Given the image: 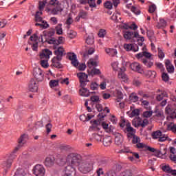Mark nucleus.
Returning a JSON list of instances; mask_svg holds the SVG:
<instances>
[{"label": "nucleus", "mask_w": 176, "mask_h": 176, "mask_svg": "<svg viewBox=\"0 0 176 176\" xmlns=\"http://www.w3.org/2000/svg\"><path fill=\"white\" fill-rule=\"evenodd\" d=\"M67 57L69 60L72 61V64L74 67H78L79 65V62L78 61L76 54H75V53H67Z\"/></svg>", "instance_id": "15"}, {"label": "nucleus", "mask_w": 176, "mask_h": 176, "mask_svg": "<svg viewBox=\"0 0 176 176\" xmlns=\"http://www.w3.org/2000/svg\"><path fill=\"white\" fill-rule=\"evenodd\" d=\"M119 79H121L122 82H127L129 80V78L127 77V75L123 72H118V75Z\"/></svg>", "instance_id": "27"}, {"label": "nucleus", "mask_w": 176, "mask_h": 176, "mask_svg": "<svg viewBox=\"0 0 176 176\" xmlns=\"http://www.w3.org/2000/svg\"><path fill=\"white\" fill-rule=\"evenodd\" d=\"M153 153L156 157H159V156H162L167 153V148H164V153H162L161 150H157L155 148Z\"/></svg>", "instance_id": "28"}, {"label": "nucleus", "mask_w": 176, "mask_h": 176, "mask_svg": "<svg viewBox=\"0 0 176 176\" xmlns=\"http://www.w3.org/2000/svg\"><path fill=\"white\" fill-rule=\"evenodd\" d=\"M53 54L51 50L49 49H44L40 52V60H49L50 58V56Z\"/></svg>", "instance_id": "11"}, {"label": "nucleus", "mask_w": 176, "mask_h": 176, "mask_svg": "<svg viewBox=\"0 0 176 176\" xmlns=\"http://www.w3.org/2000/svg\"><path fill=\"white\" fill-rule=\"evenodd\" d=\"M104 6L106 9L111 10L113 8L112 2H111L110 1H107L104 3Z\"/></svg>", "instance_id": "51"}, {"label": "nucleus", "mask_w": 176, "mask_h": 176, "mask_svg": "<svg viewBox=\"0 0 176 176\" xmlns=\"http://www.w3.org/2000/svg\"><path fill=\"white\" fill-rule=\"evenodd\" d=\"M129 98L131 101H133V102H137V101L140 100V98L138 97V96H137V94H134V93H132L130 95Z\"/></svg>", "instance_id": "40"}, {"label": "nucleus", "mask_w": 176, "mask_h": 176, "mask_svg": "<svg viewBox=\"0 0 176 176\" xmlns=\"http://www.w3.org/2000/svg\"><path fill=\"white\" fill-rule=\"evenodd\" d=\"M140 102H142L141 106L144 107L148 111H151L152 109L151 107H149V101L144 100L143 98L140 99Z\"/></svg>", "instance_id": "25"}, {"label": "nucleus", "mask_w": 176, "mask_h": 176, "mask_svg": "<svg viewBox=\"0 0 176 176\" xmlns=\"http://www.w3.org/2000/svg\"><path fill=\"white\" fill-rule=\"evenodd\" d=\"M47 3L46 0H44L43 1H39L38 3V9L39 10H43L45 9V5Z\"/></svg>", "instance_id": "46"}, {"label": "nucleus", "mask_w": 176, "mask_h": 176, "mask_svg": "<svg viewBox=\"0 0 176 176\" xmlns=\"http://www.w3.org/2000/svg\"><path fill=\"white\" fill-rule=\"evenodd\" d=\"M42 23H35L36 27H41V28H43V30H46V28H49L50 25L49 23H47V21H43Z\"/></svg>", "instance_id": "31"}, {"label": "nucleus", "mask_w": 176, "mask_h": 176, "mask_svg": "<svg viewBox=\"0 0 176 176\" xmlns=\"http://www.w3.org/2000/svg\"><path fill=\"white\" fill-rule=\"evenodd\" d=\"M89 131H100V127H98V126L92 125L89 127Z\"/></svg>", "instance_id": "57"}, {"label": "nucleus", "mask_w": 176, "mask_h": 176, "mask_svg": "<svg viewBox=\"0 0 176 176\" xmlns=\"http://www.w3.org/2000/svg\"><path fill=\"white\" fill-rule=\"evenodd\" d=\"M146 76H147V78H151V79H153L156 78V72L151 70L147 71L146 73Z\"/></svg>", "instance_id": "37"}, {"label": "nucleus", "mask_w": 176, "mask_h": 176, "mask_svg": "<svg viewBox=\"0 0 176 176\" xmlns=\"http://www.w3.org/2000/svg\"><path fill=\"white\" fill-rule=\"evenodd\" d=\"M54 157H47L45 161L46 167H52L54 164Z\"/></svg>", "instance_id": "17"}, {"label": "nucleus", "mask_w": 176, "mask_h": 176, "mask_svg": "<svg viewBox=\"0 0 176 176\" xmlns=\"http://www.w3.org/2000/svg\"><path fill=\"white\" fill-rule=\"evenodd\" d=\"M124 131L125 133H135V129H134V128H133V126H131V124H130V123H127L126 124V129H124Z\"/></svg>", "instance_id": "29"}, {"label": "nucleus", "mask_w": 176, "mask_h": 176, "mask_svg": "<svg viewBox=\"0 0 176 176\" xmlns=\"http://www.w3.org/2000/svg\"><path fill=\"white\" fill-rule=\"evenodd\" d=\"M91 90H98V84L97 82H91L90 85Z\"/></svg>", "instance_id": "59"}, {"label": "nucleus", "mask_w": 176, "mask_h": 176, "mask_svg": "<svg viewBox=\"0 0 176 176\" xmlns=\"http://www.w3.org/2000/svg\"><path fill=\"white\" fill-rule=\"evenodd\" d=\"M130 68L132 71L135 72H138L139 74H144V69L141 67V65L140 63L135 62L130 65Z\"/></svg>", "instance_id": "14"}, {"label": "nucleus", "mask_w": 176, "mask_h": 176, "mask_svg": "<svg viewBox=\"0 0 176 176\" xmlns=\"http://www.w3.org/2000/svg\"><path fill=\"white\" fill-rule=\"evenodd\" d=\"M93 138L96 140V141H102V135H100L98 133H94Z\"/></svg>", "instance_id": "61"}, {"label": "nucleus", "mask_w": 176, "mask_h": 176, "mask_svg": "<svg viewBox=\"0 0 176 176\" xmlns=\"http://www.w3.org/2000/svg\"><path fill=\"white\" fill-rule=\"evenodd\" d=\"M162 78L164 82H168L170 80V77L167 73H162Z\"/></svg>", "instance_id": "55"}, {"label": "nucleus", "mask_w": 176, "mask_h": 176, "mask_svg": "<svg viewBox=\"0 0 176 176\" xmlns=\"http://www.w3.org/2000/svg\"><path fill=\"white\" fill-rule=\"evenodd\" d=\"M102 142L104 146H109L112 144V138L111 136H105Z\"/></svg>", "instance_id": "20"}, {"label": "nucleus", "mask_w": 176, "mask_h": 176, "mask_svg": "<svg viewBox=\"0 0 176 176\" xmlns=\"http://www.w3.org/2000/svg\"><path fill=\"white\" fill-rule=\"evenodd\" d=\"M33 76L37 82H42L44 79L45 74L41 68L34 69Z\"/></svg>", "instance_id": "6"}, {"label": "nucleus", "mask_w": 176, "mask_h": 176, "mask_svg": "<svg viewBox=\"0 0 176 176\" xmlns=\"http://www.w3.org/2000/svg\"><path fill=\"white\" fill-rule=\"evenodd\" d=\"M79 91L80 95L82 97H89V96H90V91L87 88H82Z\"/></svg>", "instance_id": "24"}, {"label": "nucleus", "mask_w": 176, "mask_h": 176, "mask_svg": "<svg viewBox=\"0 0 176 176\" xmlns=\"http://www.w3.org/2000/svg\"><path fill=\"white\" fill-rule=\"evenodd\" d=\"M124 49H125V50L126 52H134V53L138 52L139 50V47H138V45L137 44H124Z\"/></svg>", "instance_id": "13"}, {"label": "nucleus", "mask_w": 176, "mask_h": 176, "mask_svg": "<svg viewBox=\"0 0 176 176\" xmlns=\"http://www.w3.org/2000/svg\"><path fill=\"white\" fill-rule=\"evenodd\" d=\"M162 171H164V173H168V174H170L171 168L170 167V165H162Z\"/></svg>", "instance_id": "44"}, {"label": "nucleus", "mask_w": 176, "mask_h": 176, "mask_svg": "<svg viewBox=\"0 0 176 176\" xmlns=\"http://www.w3.org/2000/svg\"><path fill=\"white\" fill-rule=\"evenodd\" d=\"M126 113L129 116V118H134L135 116H140V109H135L131 113H130V111H128Z\"/></svg>", "instance_id": "21"}, {"label": "nucleus", "mask_w": 176, "mask_h": 176, "mask_svg": "<svg viewBox=\"0 0 176 176\" xmlns=\"http://www.w3.org/2000/svg\"><path fill=\"white\" fill-rule=\"evenodd\" d=\"M38 32L34 33L32 36H30V39L32 41L36 42L38 41Z\"/></svg>", "instance_id": "62"}, {"label": "nucleus", "mask_w": 176, "mask_h": 176, "mask_svg": "<svg viewBox=\"0 0 176 176\" xmlns=\"http://www.w3.org/2000/svg\"><path fill=\"white\" fill-rule=\"evenodd\" d=\"M49 5H51L52 6H54L51 13L54 16H56V14H58V13L61 12L63 10V8H61V3H60V1L58 0H50L49 2Z\"/></svg>", "instance_id": "5"}, {"label": "nucleus", "mask_w": 176, "mask_h": 176, "mask_svg": "<svg viewBox=\"0 0 176 176\" xmlns=\"http://www.w3.org/2000/svg\"><path fill=\"white\" fill-rule=\"evenodd\" d=\"M135 57L138 60H140L147 67V68H151L153 66V62L146 59V58H151L152 57V54L149 53L148 52H142L137 54L135 55ZM143 57H145L146 58H143Z\"/></svg>", "instance_id": "2"}, {"label": "nucleus", "mask_w": 176, "mask_h": 176, "mask_svg": "<svg viewBox=\"0 0 176 176\" xmlns=\"http://www.w3.org/2000/svg\"><path fill=\"white\" fill-rule=\"evenodd\" d=\"M77 77L78 78L79 80H87V78L89 76L83 72H80L77 74Z\"/></svg>", "instance_id": "30"}, {"label": "nucleus", "mask_w": 176, "mask_h": 176, "mask_svg": "<svg viewBox=\"0 0 176 176\" xmlns=\"http://www.w3.org/2000/svg\"><path fill=\"white\" fill-rule=\"evenodd\" d=\"M60 60H58V59L56 58H53L52 59V64L51 65V67H55V68L61 69L63 68V65L61 63H60Z\"/></svg>", "instance_id": "18"}, {"label": "nucleus", "mask_w": 176, "mask_h": 176, "mask_svg": "<svg viewBox=\"0 0 176 176\" xmlns=\"http://www.w3.org/2000/svg\"><path fill=\"white\" fill-rule=\"evenodd\" d=\"M165 112L167 115H169L171 119H176V109L171 104H168L165 109Z\"/></svg>", "instance_id": "9"}, {"label": "nucleus", "mask_w": 176, "mask_h": 176, "mask_svg": "<svg viewBox=\"0 0 176 176\" xmlns=\"http://www.w3.org/2000/svg\"><path fill=\"white\" fill-rule=\"evenodd\" d=\"M56 34V30L54 28H50L47 33L44 32V36H47L48 38H52Z\"/></svg>", "instance_id": "33"}, {"label": "nucleus", "mask_w": 176, "mask_h": 176, "mask_svg": "<svg viewBox=\"0 0 176 176\" xmlns=\"http://www.w3.org/2000/svg\"><path fill=\"white\" fill-rule=\"evenodd\" d=\"M169 159L171 162H173V163H176V155H175V154H170L169 155Z\"/></svg>", "instance_id": "64"}, {"label": "nucleus", "mask_w": 176, "mask_h": 176, "mask_svg": "<svg viewBox=\"0 0 176 176\" xmlns=\"http://www.w3.org/2000/svg\"><path fill=\"white\" fill-rule=\"evenodd\" d=\"M115 144L116 145H118V146L123 144V136L120 133L116 135Z\"/></svg>", "instance_id": "19"}, {"label": "nucleus", "mask_w": 176, "mask_h": 176, "mask_svg": "<svg viewBox=\"0 0 176 176\" xmlns=\"http://www.w3.org/2000/svg\"><path fill=\"white\" fill-rule=\"evenodd\" d=\"M159 142H164V141H171V139L168 138V135L163 134L162 132L160 137L158 139Z\"/></svg>", "instance_id": "23"}, {"label": "nucleus", "mask_w": 176, "mask_h": 176, "mask_svg": "<svg viewBox=\"0 0 176 176\" xmlns=\"http://www.w3.org/2000/svg\"><path fill=\"white\" fill-rule=\"evenodd\" d=\"M153 113V111H146L143 112V116L144 118H151Z\"/></svg>", "instance_id": "53"}, {"label": "nucleus", "mask_w": 176, "mask_h": 176, "mask_svg": "<svg viewBox=\"0 0 176 176\" xmlns=\"http://www.w3.org/2000/svg\"><path fill=\"white\" fill-rule=\"evenodd\" d=\"M164 97H168V95L167 94V92L164 91L161 93V94L157 95L156 100L157 101H162Z\"/></svg>", "instance_id": "34"}, {"label": "nucleus", "mask_w": 176, "mask_h": 176, "mask_svg": "<svg viewBox=\"0 0 176 176\" xmlns=\"http://www.w3.org/2000/svg\"><path fill=\"white\" fill-rule=\"evenodd\" d=\"M91 74H92V75H101V71H100L99 69L94 67L91 70Z\"/></svg>", "instance_id": "52"}, {"label": "nucleus", "mask_w": 176, "mask_h": 176, "mask_svg": "<svg viewBox=\"0 0 176 176\" xmlns=\"http://www.w3.org/2000/svg\"><path fill=\"white\" fill-rule=\"evenodd\" d=\"M33 173L36 176H45V168L41 164H37L33 168Z\"/></svg>", "instance_id": "8"}, {"label": "nucleus", "mask_w": 176, "mask_h": 176, "mask_svg": "<svg viewBox=\"0 0 176 176\" xmlns=\"http://www.w3.org/2000/svg\"><path fill=\"white\" fill-rule=\"evenodd\" d=\"M67 35H68L69 38H70V39H74V38H75V36H76V32L71 30V31L68 32Z\"/></svg>", "instance_id": "58"}, {"label": "nucleus", "mask_w": 176, "mask_h": 176, "mask_svg": "<svg viewBox=\"0 0 176 176\" xmlns=\"http://www.w3.org/2000/svg\"><path fill=\"white\" fill-rule=\"evenodd\" d=\"M119 16H120V14L117 13L116 14H113L112 16L111 17V19L116 23H119V22H120V20H122V18Z\"/></svg>", "instance_id": "36"}, {"label": "nucleus", "mask_w": 176, "mask_h": 176, "mask_svg": "<svg viewBox=\"0 0 176 176\" xmlns=\"http://www.w3.org/2000/svg\"><path fill=\"white\" fill-rule=\"evenodd\" d=\"M157 9V8L156 7V5L152 4L148 6V12L149 13H155V12H156Z\"/></svg>", "instance_id": "48"}, {"label": "nucleus", "mask_w": 176, "mask_h": 176, "mask_svg": "<svg viewBox=\"0 0 176 176\" xmlns=\"http://www.w3.org/2000/svg\"><path fill=\"white\" fill-rule=\"evenodd\" d=\"M83 160H82V156L79 154L72 153L67 156V162L71 164L65 167V170L63 171V176H75L76 175V170L75 167L80 165Z\"/></svg>", "instance_id": "1"}, {"label": "nucleus", "mask_w": 176, "mask_h": 176, "mask_svg": "<svg viewBox=\"0 0 176 176\" xmlns=\"http://www.w3.org/2000/svg\"><path fill=\"white\" fill-rule=\"evenodd\" d=\"M58 82H60V80H51L50 81V87L53 88L58 86Z\"/></svg>", "instance_id": "43"}, {"label": "nucleus", "mask_w": 176, "mask_h": 176, "mask_svg": "<svg viewBox=\"0 0 176 176\" xmlns=\"http://www.w3.org/2000/svg\"><path fill=\"white\" fill-rule=\"evenodd\" d=\"M168 130L172 131V133H173V134L176 135V124H172L170 125H168Z\"/></svg>", "instance_id": "45"}, {"label": "nucleus", "mask_w": 176, "mask_h": 176, "mask_svg": "<svg viewBox=\"0 0 176 176\" xmlns=\"http://www.w3.org/2000/svg\"><path fill=\"white\" fill-rule=\"evenodd\" d=\"M78 170L82 174H87L93 170V162L91 161L82 160L78 166Z\"/></svg>", "instance_id": "3"}, {"label": "nucleus", "mask_w": 176, "mask_h": 176, "mask_svg": "<svg viewBox=\"0 0 176 176\" xmlns=\"http://www.w3.org/2000/svg\"><path fill=\"white\" fill-rule=\"evenodd\" d=\"M14 176H24V175H23V169L16 170Z\"/></svg>", "instance_id": "63"}, {"label": "nucleus", "mask_w": 176, "mask_h": 176, "mask_svg": "<svg viewBox=\"0 0 176 176\" xmlns=\"http://www.w3.org/2000/svg\"><path fill=\"white\" fill-rule=\"evenodd\" d=\"M87 14H88L87 12L83 10H80L78 12V15L80 16V17L83 19H87Z\"/></svg>", "instance_id": "41"}, {"label": "nucleus", "mask_w": 176, "mask_h": 176, "mask_svg": "<svg viewBox=\"0 0 176 176\" xmlns=\"http://www.w3.org/2000/svg\"><path fill=\"white\" fill-rule=\"evenodd\" d=\"M88 4L91 8H96V0H88Z\"/></svg>", "instance_id": "60"}, {"label": "nucleus", "mask_w": 176, "mask_h": 176, "mask_svg": "<svg viewBox=\"0 0 176 176\" xmlns=\"http://www.w3.org/2000/svg\"><path fill=\"white\" fill-rule=\"evenodd\" d=\"M106 34H107V31H105V30L104 29H101L99 30L98 35L99 38H104V36H105Z\"/></svg>", "instance_id": "56"}, {"label": "nucleus", "mask_w": 176, "mask_h": 176, "mask_svg": "<svg viewBox=\"0 0 176 176\" xmlns=\"http://www.w3.org/2000/svg\"><path fill=\"white\" fill-rule=\"evenodd\" d=\"M132 138V144H138V142H141V138L136 135H133Z\"/></svg>", "instance_id": "49"}, {"label": "nucleus", "mask_w": 176, "mask_h": 176, "mask_svg": "<svg viewBox=\"0 0 176 176\" xmlns=\"http://www.w3.org/2000/svg\"><path fill=\"white\" fill-rule=\"evenodd\" d=\"M14 159H16V155H14V151H13V153L10 155L8 159L2 162L1 166L3 168H4V172L3 173V175H6L8 168H10V167H12V163H13V160H14Z\"/></svg>", "instance_id": "4"}, {"label": "nucleus", "mask_w": 176, "mask_h": 176, "mask_svg": "<svg viewBox=\"0 0 176 176\" xmlns=\"http://www.w3.org/2000/svg\"><path fill=\"white\" fill-rule=\"evenodd\" d=\"M162 133L160 130L152 132L151 137L153 140H159L160 137L162 135Z\"/></svg>", "instance_id": "26"}, {"label": "nucleus", "mask_w": 176, "mask_h": 176, "mask_svg": "<svg viewBox=\"0 0 176 176\" xmlns=\"http://www.w3.org/2000/svg\"><path fill=\"white\" fill-rule=\"evenodd\" d=\"M133 35H134V32L126 31L124 34V38L125 39L130 40L131 38H133Z\"/></svg>", "instance_id": "38"}, {"label": "nucleus", "mask_w": 176, "mask_h": 176, "mask_svg": "<svg viewBox=\"0 0 176 176\" xmlns=\"http://www.w3.org/2000/svg\"><path fill=\"white\" fill-rule=\"evenodd\" d=\"M54 54L56 56H54V58L58 59V61H61V60H63V56L66 54L64 47L61 46L58 47V49L54 51Z\"/></svg>", "instance_id": "10"}, {"label": "nucleus", "mask_w": 176, "mask_h": 176, "mask_svg": "<svg viewBox=\"0 0 176 176\" xmlns=\"http://www.w3.org/2000/svg\"><path fill=\"white\" fill-rule=\"evenodd\" d=\"M132 175H133V173L130 170H125L123 172H122L120 175V176H132Z\"/></svg>", "instance_id": "47"}, {"label": "nucleus", "mask_w": 176, "mask_h": 176, "mask_svg": "<svg viewBox=\"0 0 176 176\" xmlns=\"http://www.w3.org/2000/svg\"><path fill=\"white\" fill-rule=\"evenodd\" d=\"M139 124L140 127H142L144 129V127H146V126L149 124V121L148 119H144L142 121L139 120Z\"/></svg>", "instance_id": "39"}, {"label": "nucleus", "mask_w": 176, "mask_h": 176, "mask_svg": "<svg viewBox=\"0 0 176 176\" xmlns=\"http://www.w3.org/2000/svg\"><path fill=\"white\" fill-rule=\"evenodd\" d=\"M28 89L30 91H32V93H36V91H38V83H36V81H35V79H30L29 82Z\"/></svg>", "instance_id": "12"}, {"label": "nucleus", "mask_w": 176, "mask_h": 176, "mask_svg": "<svg viewBox=\"0 0 176 176\" xmlns=\"http://www.w3.org/2000/svg\"><path fill=\"white\" fill-rule=\"evenodd\" d=\"M85 42L87 45H93L94 43V36L91 34L86 38Z\"/></svg>", "instance_id": "32"}, {"label": "nucleus", "mask_w": 176, "mask_h": 176, "mask_svg": "<svg viewBox=\"0 0 176 176\" xmlns=\"http://www.w3.org/2000/svg\"><path fill=\"white\" fill-rule=\"evenodd\" d=\"M27 140H28V135L23 134L22 135H21V137L18 140L19 144L14 148V153H16L17 152V151H19V149H20V148L21 146H23V145H24V144H25V142H27Z\"/></svg>", "instance_id": "7"}, {"label": "nucleus", "mask_w": 176, "mask_h": 176, "mask_svg": "<svg viewBox=\"0 0 176 176\" xmlns=\"http://www.w3.org/2000/svg\"><path fill=\"white\" fill-rule=\"evenodd\" d=\"M41 16H42V11H37L35 14V21L37 23H43V21H43V18H42Z\"/></svg>", "instance_id": "22"}, {"label": "nucleus", "mask_w": 176, "mask_h": 176, "mask_svg": "<svg viewBox=\"0 0 176 176\" xmlns=\"http://www.w3.org/2000/svg\"><path fill=\"white\" fill-rule=\"evenodd\" d=\"M165 67L166 68L167 72L169 74H174V71H175V68L174 67V65L171 64V61H170V60L168 59L166 60Z\"/></svg>", "instance_id": "16"}, {"label": "nucleus", "mask_w": 176, "mask_h": 176, "mask_svg": "<svg viewBox=\"0 0 176 176\" xmlns=\"http://www.w3.org/2000/svg\"><path fill=\"white\" fill-rule=\"evenodd\" d=\"M104 176H117V175L115 170H109L105 173Z\"/></svg>", "instance_id": "54"}, {"label": "nucleus", "mask_w": 176, "mask_h": 176, "mask_svg": "<svg viewBox=\"0 0 176 176\" xmlns=\"http://www.w3.org/2000/svg\"><path fill=\"white\" fill-rule=\"evenodd\" d=\"M57 35H63V24L59 23L55 28Z\"/></svg>", "instance_id": "35"}, {"label": "nucleus", "mask_w": 176, "mask_h": 176, "mask_svg": "<svg viewBox=\"0 0 176 176\" xmlns=\"http://www.w3.org/2000/svg\"><path fill=\"white\" fill-rule=\"evenodd\" d=\"M47 61H49V59H41L40 64L43 68H47L49 67Z\"/></svg>", "instance_id": "42"}, {"label": "nucleus", "mask_w": 176, "mask_h": 176, "mask_svg": "<svg viewBox=\"0 0 176 176\" xmlns=\"http://www.w3.org/2000/svg\"><path fill=\"white\" fill-rule=\"evenodd\" d=\"M102 127L107 131V133H109L111 131V129L109 127V124L105 122H102Z\"/></svg>", "instance_id": "50"}]
</instances>
